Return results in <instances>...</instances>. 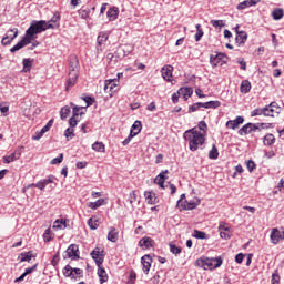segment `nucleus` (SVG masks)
Listing matches in <instances>:
<instances>
[{"mask_svg": "<svg viewBox=\"0 0 284 284\" xmlns=\"http://www.w3.org/2000/svg\"><path fill=\"white\" fill-rule=\"evenodd\" d=\"M98 276L100 278V284L108 283V273L101 265L98 266Z\"/></svg>", "mask_w": 284, "mask_h": 284, "instance_id": "obj_25", "label": "nucleus"}, {"mask_svg": "<svg viewBox=\"0 0 284 284\" xmlns=\"http://www.w3.org/2000/svg\"><path fill=\"white\" fill-rule=\"evenodd\" d=\"M83 101L87 103V108H90V105L94 104V98L92 97H85Z\"/></svg>", "mask_w": 284, "mask_h": 284, "instance_id": "obj_63", "label": "nucleus"}, {"mask_svg": "<svg viewBox=\"0 0 284 284\" xmlns=\"http://www.w3.org/2000/svg\"><path fill=\"white\" fill-rule=\"evenodd\" d=\"M216 108H221V101H209L207 109L216 110Z\"/></svg>", "mask_w": 284, "mask_h": 284, "instance_id": "obj_47", "label": "nucleus"}, {"mask_svg": "<svg viewBox=\"0 0 284 284\" xmlns=\"http://www.w3.org/2000/svg\"><path fill=\"white\" fill-rule=\"evenodd\" d=\"M114 88H116V80H106L105 81V84H104L105 94H109L110 97H112V94H114V92H116V90H114Z\"/></svg>", "mask_w": 284, "mask_h": 284, "instance_id": "obj_16", "label": "nucleus"}, {"mask_svg": "<svg viewBox=\"0 0 284 284\" xmlns=\"http://www.w3.org/2000/svg\"><path fill=\"white\" fill-rule=\"evenodd\" d=\"M16 37H19V29L13 28L8 30L6 36L1 40L2 45H10Z\"/></svg>", "mask_w": 284, "mask_h": 284, "instance_id": "obj_7", "label": "nucleus"}, {"mask_svg": "<svg viewBox=\"0 0 284 284\" xmlns=\"http://www.w3.org/2000/svg\"><path fill=\"white\" fill-rule=\"evenodd\" d=\"M91 257L93 258L95 265H98V267H101V265H103V261L105 260V251H100L99 247H95L91 252Z\"/></svg>", "mask_w": 284, "mask_h": 284, "instance_id": "obj_6", "label": "nucleus"}, {"mask_svg": "<svg viewBox=\"0 0 284 284\" xmlns=\"http://www.w3.org/2000/svg\"><path fill=\"white\" fill-rule=\"evenodd\" d=\"M264 112H265V116H272V118L276 116V110L270 106V104L264 106Z\"/></svg>", "mask_w": 284, "mask_h": 284, "instance_id": "obj_39", "label": "nucleus"}, {"mask_svg": "<svg viewBox=\"0 0 284 284\" xmlns=\"http://www.w3.org/2000/svg\"><path fill=\"white\" fill-rule=\"evenodd\" d=\"M30 43H32V41L30 40V38H28L26 34L22 38V40H20L16 45H13L10 49V52L14 53V52H19V50H22V48H26V45H30Z\"/></svg>", "mask_w": 284, "mask_h": 284, "instance_id": "obj_10", "label": "nucleus"}, {"mask_svg": "<svg viewBox=\"0 0 284 284\" xmlns=\"http://www.w3.org/2000/svg\"><path fill=\"white\" fill-rule=\"evenodd\" d=\"M178 94L182 95L184 101H187V99H190V97H192V94H194V90L190 87L180 88L178 90Z\"/></svg>", "mask_w": 284, "mask_h": 284, "instance_id": "obj_18", "label": "nucleus"}, {"mask_svg": "<svg viewBox=\"0 0 284 284\" xmlns=\"http://www.w3.org/2000/svg\"><path fill=\"white\" fill-rule=\"evenodd\" d=\"M92 150H94V152H105V144H103V142H94Z\"/></svg>", "mask_w": 284, "mask_h": 284, "instance_id": "obj_35", "label": "nucleus"}, {"mask_svg": "<svg viewBox=\"0 0 284 284\" xmlns=\"http://www.w3.org/2000/svg\"><path fill=\"white\" fill-rule=\"evenodd\" d=\"M223 59H225L224 53H216L215 55L211 54L210 63H211L212 68H216L219 65V63H221V61H223Z\"/></svg>", "mask_w": 284, "mask_h": 284, "instance_id": "obj_17", "label": "nucleus"}, {"mask_svg": "<svg viewBox=\"0 0 284 284\" xmlns=\"http://www.w3.org/2000/svg\"><path fill=\"white\" fill-rule=\"evenodd\" d=\"M70 112H71L70 106H68V105L63 106L60 111V119L62 121H65V119H68V116H70Z\"/></svg>", "mask_w": 284, "mask_h": 284, "instance_id": "obj_34", "label": "nucleus"}, {"mask_svg": "<svg viewBox=\"0 0 284 284\" xmlns=\"http://www.w3.org/2000/svg\"><path fill=\"white\" fill-rule=\"evenodd\" d=\"M242 94H247L252 90V83L248 80H243L240 87Z\"/></svg>", "mask_w": 284, "mask_h": 284, "instance_id": "obj_28", "label": "nucleus"}, {"mask_svg": "<svg viewBox=\"0 0 284 284\" xmlns=\"http://www.w3.org/2000/svg\"><path fill=\"white\" fill-rule=\"evenodd\" d=\"M59 21H61V13L55 12L50 19L49 23H54L55 26H59Z\"/></svg>", "mask_w": 284, "mask_h": 284, "instance_id": "obj_48", "label": "nucleus"}, {"mask_svg": "<svg viewBox=\"0 0 284 284\" xmlns=\"http://www.w3.org/2000/svg\"><path fill=\"white\" fill-rule=\"evenodd\" d=\"M181 247L176 246L175 244H170V252L175 256H179V254H181Z\"/></svg>", "mask_w": 284, "mask_h": 284, "instance_id": "obj_46", "label": "nucleus"}, {"mask_svg": "<svg viewBox=\"0 0 284 284\" xmlns=\"http://www.w3.org/2000/svg\"><path fill=\"white\" fill-rule=\"evenodd\" d=\"M196 110H201L200 103L196 102L189 106V113L192 114V112H196Z\"/></svg>", "mask_w": 284, "mask_h": 284, "instance_id": "obj_60", "label": "nucleus"}, {"mask_svg": "<svg viewBox=\"0 0 284 284\" xmlns=\"http://www.w3.org/2000/svg\"><path fill=\"white\" fill-rule=\"evenodd\" d=\"M197 205H201V200H196V202H182L181 207L182 210H196Z\"/></svg>", "mask_w": 284, "mask_h": 284, "instance_id": "obj_23", "label": "nucleus"}, {"mask_svg": "<svg viewBox=\"0 0 284 284\" xmlns=\"http://www.w3.org/2000/svg\"><path fill=\"white\" fill-rule=\"evenodd\" d=\"M71 108H72V112H73V118L79 116V114H83V112H81V110H83V108L81 106H77L74 103H70Z\"/></svg>", "mask_w": 284, "mask_h": 284, "instance_id": "obj_42", "label": "nucleus"}, {"mask_svg": "<svg viewBox=\"0 0 284 284\" xmlns=\"http://www.w3.org/2000/svg\"><path fill=\"white\" fill-rule=\"evenodd\" d=\"M172 72H174V67L166 64L161 69V74L164 81H172Z\"/></svg>", "mask_w": 284, "mask_h": 284, "instance_id": "obj_12", "label": "nucleus"}, {"mask_svg": "<svg viewBox=\"0 0 284 284\" xmlns=\"http://www.w3.org/2000/svg\"><path fill=\"white\" fill-rule=\"evenodd\" d=\"M129 283L130 284L136 283V272H134V270H131L129 273Z\"/></svg>", "mask_w": 284, "mask_h": 284, "instance_id": "obj_53", "label": "nucleus"}, {"mask_svg": "<svg viewBox=\"0 0 284 284\" xmlns=\"http://www.w3.org/2000/svg\"><path fill=\"white\" fill-rule=\"evenodd\" d=\"M268 105H270V108H273V110H275L276 115L281 114L283 109L278 105V103L271 102Z\"/></svg>", "mask_w": 284, "mask_h": 284, "instance_id": "obj_50", "label": "nucleus"}, {"mask_svg": "<svg viewBox=\"0 0 284 284\" xmlns=\"http://www.w3.org/2000/svg\"><path fill=\"white\" fill-rule=\"evenodd\" d=\"M19 257L21 258L20 263H30L32 261V251L21 253Z\"/></svg>", "mask_w": 284, "mask_h": 284, "instance_id": "obj_32", "label": "nucleus"}, {"mask_svg": "<svg viewBox=\"0 0 284 284\" xmlns=\"http://www.w3.org/2000/svg\"><path fill=\"white\" fill-rule=\"evenodd\" d=\"M105 41H108V36L105 33L98 36V40H97L98 45H103Z\"/></svg>", "mask_w": 284, "mask_h": 284, "instance_id": "obj_52", "label": "nucleus"}, {"mask_svg": "<svg viewBox=\"0 0 284 284\" xmlns=\"http://www.w3.org/2000/svg\"><path fill=\"white\" fill-rule=\"evenodd\" d=\"M197 128L200 132H207V123L205 121H200Z\"/></svg>", "mask_w": 284, "mask_h": 284, "instance_id": "obj_58", "label": "nucleus"}, {"mask_svg": "<svg viewBox=\"0 0 284 284\" xmlns=\"http://www.w3.org/2000/svg\"><path fill=\"white\" fill-rule=\"evenodd\" d=\"M81 67L79 64V58L77 55H71L69 58V78L67 80V92L70 91V88H74L77 85V81H79V71Z\"/></svg>", "mask_w": 284, "mask_h": 284, "instance_id": "obj_2", "label": "nucleus"}, {"mask_svg": "<svg viewBox=\"0 0 284 284\" xmlns=\"http://www.w3.org/2000/svg\"><path fill=\"white\" fill-rule=\"evenodd\" d=\"M108 241L111 243H116L119 241V231H116V227L111 226L109 229Z\"/></svg>", "mask_w": 284, "mask_h": 284, "instance_id": "obj_20", "label": "nucleus"}, {"mask_svg": "<svg viewBox=\"0 0 284 284\" xmlns=\"http://www.w3.org/2000/svg\"><path fill=\"white\" fill-rule=\"evenodd\" d=\"M284 236L281 234V231L278 229H273L271 232V241L276 245L277 243H281L283 241Z\"/></svg>", "mask_w": 284, "mask_h": 284, "instance_id": "obj_19", "label": "nucleus"}, {"mask_svg": "<svg viewBox=\"0 0 284 284\" xmlns=\"http://www.w3.org/2000/svg\"><path fill=\"white\" fill-rule=\"evenodd\" d=\"M54 125V119L49 120V122L41 129L42 133L50 132V128Z\"/></svg>", "mask_w": 284, "mask_h": 284, "instance_id": "obj_49", "label": "nucleus"}, {"mask_svg": "<svg viewBox=\"0 0 284 284\" xmlns=\"http://www.w3.org/2000/svg\"><path fill=\"white\" fill-rule=\"evenodd\" d=\"M142 270L145 274H150V267H152V256L144 255L141 258Z\"/></svg>", "mask_w": 284, "mask_h": 284, "instance_id": "obj_13", "label": "nucleus"}, {"mask_svg": "<svg viewBox=\"0 0 284 284\" xmlns=\"http://www.w3.org/2000/svg\"><path fill=\"white\" fill-rule=\"evenodd\" d=\"M62 274H63V276H65V278H75L74 270H73V267L70 266V264H68L63 267Z\"/></svg>", "mask_w": 284, "mask_h": 284, "instance_id": "obj_27", "label": "nucleus"}, {"mask_svg": "<svg viewBox=\"0 0 284 284\" xmlns=\"http://www.w3.org/2000/svg\"><path fill=\"white\" fill-rule=\"evenodd\" d=\"M64 136H65L67 139H73V136H74V129L68 128V129L64 131Z\"/></svg>", "mask_w": 284, "mask_h": 284, "instance_id": "obj_59", "label": "nucleus"}, {"mask_svg": "<svg viewBox=\"0 0 284 284\" xmlns=\"http://www.w3.org/2000/svg\"><path fill=\"white\" fill-rule=\"evenodd\" d=\"M144 196L149 205H156V194H154L153 192L146 191L144 192Z\"/></svg>", "mask_w": 284, "mask_h": 284, "instance_id": "obj_26", "label": "nucleus"}, {"mask_svg": "<svg viewBox=\"0 0 284 284\" xmlns=\"http://www.w3.org/2000/svg\"><path fill=\"white\" fill-rule=\"evenodd\" d=\"M67 256L68 258H71L72 261H79V258H81L79 256V245L77 244H71L68 248H67Z\"/></svg>", "mask_w": 284, "mask_h": 284, "instance_id": "obj_8", "label": "nucleus"}, {"mask_svg": "<svg viewBox=\"0 0 284 284\" xmlns=\"http://www.w3.org/2000/svg\"><path fill=\"white\" fill-rule=\"evenodd\" d=\"M80 17H81V19H88V17H90V11H89V9H82V10H80Z\"/></svg>", "mask_w": 284, "mask_h": 284, "instance_id": "obj_62", "label": "nucleus"}, {"mask_svg": "<svg viewBox=\"0 0 284 284\" xmlns=\"http://www.w3.org/2000/svg\"><path fill=\"white\" fill-rule=\"evenodd\" d=\"M59 163H63V153H60L58 158L51 160V165H59Z\"/></svg>", "mask_w": 284, "mask_h": 284, "instance_id": "obj_55", "label": "nucleus"}, {"mask_svg": "<svg viewBox=\"0 0 284 284\" xmlns=\"http://www.w3.org/2000/svg\"><path fill=\"white\" fill-rule=\"evenodd\" d=\"M134 136H136V133H134V131H130V134H129L128 138L122 142V145H130V141H132V139H134Z\"/></svg>", "mask_w": 284, "mask_h": 284, "instance_id": "obj_51", "label": "nucleus"}, {"mask_svg": "<svg viewBox=\"0 0 284 284\" xmlns=\"http://www.w3.org/2000/svg\"><path fill=\"white\" fill-rule=\"evenodd\" d=\"M256 131L261 132V128H258V123L256 124V123L248 122L239 130V134L240 136H247V134H254V132Z\"/></svg>", "mask_w": 284, "mask_h": 284, "instance_id": "obj_5", "label": "nucleus"}, {"mask_svg": "<svg viewBox=\"0 0 284 284\" xmlns=\"http://www.w3.org/2000/svg\"><path fill=\"white\" fill-rule=\"evenodd\" d=\"M54 175H49L48 179L40 180L36 184H31L32 187H37L38 190H45V186L50 185V183H54Z\"/></svg>", "mask_w": 284, "mask_h": 284, "instance_id": "obj_9", "label": "nucleus"}, {"mask_svg": "<svg viewBox=\"0 0 284 284\" xmlns=\"http://www.w3.org/2000/svg\"><path fill=\"white\" fill-rule=\"evenodd\" d=\"M263 143L264 145H274V143H276V138L274 134L268 133L264 136Z\"/></svg>", "mask_w": 284, "mask_h": 284, "instance_id": "obj_30", "label": "nucleus"}, {"mask_svg": "<svg viewBox=\"0 0 284 284\" xmlns=\"http://www.w3.org/2000/svg\"><path fill=\"white\" fill-rule=\"evenodd\" d=\"M243 123H245V118L240 115L235 120H229L226 122V128H230L231 130H236V128H239V125H243Z\"/></svg>", "mask_w": 284, "mask_h": 284, "instance_id": "obj_15", "label": "nucleus"}, {"mask_svg": "<svg viewBox=\"0 0 284 284\" xmlns=\"http://www.w3.org/2000/svg\"><path fill=\"white\" fill-rule=\"evenodd\" d=\"M88 225L91 230H97L99 227V220H94V219L90 217L88 220Z\"/></svg>", "mask_w": 284, "mask_h": 284, "instance_id": "obj_44", "label": "nucleus"}, {"mask_svg": "<svg viewBox=\"0 0 284 284\" xmlns=\"http://www.w3.org/2000/svg\"><path fill=\"white\" fill-rule=\"evenodd\" d=\"M195 28H196L195 41L199 42L201 41V39H203L204 32H203V29L201 28V24H196Z\"/></svg>", "mask_w": 284, "mask_h": 284, "instance_id": "obj_40", "label": "nucleus"}, {"mask_svg": "<svg viewBox=\"0 0 284 284\" xmlns=\"http://www.w3.org/2000/svg\"><path fill=\"white\" fill-rule=\"evenodd\" d=\"M235 41L237 45H243L245 41H247V32L245 31H237V34L235 37Z\"/></svg>", "mask_w": 284, "mask_h": 284, "instance_id": "obj_24", "label": "nucleus"}, {"mask_svg": "<svg viewBox=\"0 0 284 284\" xmlns=\"http://www.w3.org/2000/svg\"><path fill=\"white\" fill-rule=\"evenodd\" d=\"M106 17L109 21H116L119 19V9L116 7H112L108 10Z\"/></svg>", "mask_w": 284, "mask_h": 284, "instance_id": "obj_22", "label": "nucleus"}, {"mask_svg": "<svg viewBox=\"0 0 284 284\" xmlns=\"http://www.w3.org/2000/svg\"><path fill=\"white\" fill-rule=\"evenodd\" d=\"M251 116H265V106L261 109H254L251 112Z\"/></svg>", "mask_w": 284, "mask_h": 284, "instance_id": "obj_41", "label": "nucleus"}, {"mask_svg": "<svg viewBox=\"0 0 284 284\" xmlns=\"http://www.w3.org/2000/svg\"><path fill=\"white\" fill-rule=\"evenodd\" d=\"M22 65L24 68V72H30V69L32 68V59L30 58H24L22 60Z\"/></svg>", "mask_w": 284, "mask_h": 284, "instance_id": "obj_37", "label": "nucleus"}, {"mask_svg": "<svg viewBox=\"0 0 284 284\" xmlns=\"http://www.w3.org/2000/svg\"><path fill=\"white\" fill-rule=\"evenodd\" d=\"M43 240L44 243H50V241H52V237H50V229H47L43 233Z\"/></svg>", "mask_w": 284, "mask_h": 284, "instance_id": "obj_61", "label": "nucleus"}, {"mask_svg": "<svg viewBox=\"0 0 284 284\" xmlns=\"http://www.w3.org/2000/svg\"><path fill=\"white\" fill-rule=\"evenodd\" d=\"M142 128H143V125L141 124V121L138 120L131 126V132H133V134L138 135L141 133Z\"/></svg>", "mask_w": 284, "mask_h": 284, "instance_id": "obj_33", "label": "nucleus"}, {"mask_svg": "<svg viewBox=\"0 0 284 284\" xmlns=\"http://www.w3.org/2000/svg\"><path fill=\"white\" fill-rule=\"evenodd\" d=\"M284 17V11L281 8H276L272 11V18L274 19V21H278L281 19H283Z\"/></svg>", "mask_w": 284, "mask_h": 284, "instance_id": "obj_29", "label": "nucleus"}, {"mask_svg": "<svg viewBox=\"0 0 284 284\" xmlns=\"http://www.w3.org/2000/svg\"><path fill=\"white\" fill-rule=\"evenodd\" d=\"M281 283V275L278 274V270H275L272 274V284H280Z\"/></svg>", "mask_w": 284, "mask_h": 284, "instance_id": "obj_45", "label": "nucleus"}, {"mask_svg": "<svg viewBox=\"0 0 284 284\" xmlns=\"http://www.w3.org/2000/svg\"><path fill=\"white\" fill-rule=\"evenodd\" d=\"M246 168H247L248 172H254V170H256V163L252 160H248L246 162Z\"/></svg>", "mask_w": 284, "mask_h": 284, "instance_id": "obj_56", "label": "nucleus"}, {"mask_svg": "<svg viewBox=\"0 0 284 284\" xmlns=\"http://www.w3.org/2000/svg\"><path fill=\"white\" fill-rule=\"evenodd\" d=\"M105 203L104 199H99L95 202H90L89 207H91V210H98V207H101V205H103Z\"/></svg>", "mask_w": 284, "mask_h": 284, "instance_id": "obj_36", "label": "nucleus"}, {"mask_svg": "<svg viewBox=\"0 0 284 284\" xmlns=\"http://www.w3.org/2000/svg\"><path fill=\"white\" fill-rule=\"evenodd\" d=\"M68 227L65 220H55L53 223V230H64Z\"/></svg>", "mask_w": 284, "mask_h": 284, "instance_id": "obj_31", "label": "nucleus"}, {"mask_svg": "<svg viewBox=\"0 0 284 284\" xmlns=\"http://www.w3.org/2000/svg\"><path fill=\"white\" fill-rule=\"evenodd\" d=\"M209 159H219V149L216 148V144L212 145V150L209 152Z\"/></svg>", "mask_w": 284, "mask_h": 284, "instance_id": "obj_38", "label": "nucleus"}, {"mask_svg": "<svg viewBox=\"0 0 284 284\" xmlns=\"http://www.w3.org/2000/svg\"><path fill=\"white\" fill-rule=\"evenodd\" d=\"M140 247H145V250H150V247H154V240L152 237H142L139 241Z\"/></svg>", "mask_w": 284, "mask_h": 284, "instance_id": "obj_21", "label": "nucleus"}, {"mask_svg": "<svg viewBox=\"0 0 284 284\" xmlns=\"http://www.w3.org/2000/svg\"><path fill=\"white\" fill-rule=\"evenodd\" d=\"M211 26H213V28H224L225 23L223 20H211Z\"/></svg>", "mask_w": 284, "mask_h": 284, "instance_id": "obj_54", "label": "nucleus"}, {"mask_svg": "<svg viewBox=\"0 0 284 284\" xmlns=\"http://www.w3.org/2000/svg\"><path fill=\"white\" fill-rule=\"evenodd\" d=\"M185 141H189V149L191 152H196L200 145L205 143V135L201 131L193 128L184 133Z\"/></svg>", "mask_w": 284, "mask_h": 284, "instance_id": "obj_1", "label": "nucleus"}, {"mask_svg": "<svg viewBox=\"0 0 284 284\" xmlns=\"http://www.w3.org/2000/svg\"><path fill=\"white\" fill-rule=\"evenodd\" d=\"M193 236L195 239H201L202 241L207 239V233L203 231L195 230Z\"/></svg>", "mask_w": 284, "mask_h": 284, "instance_id": "obj_43", "label": "nucleus"}, {"mask_svg": "<svg viewBox=\"0 0 284 284\" xmlns=\"http://www.w3.org/2000/svg\"><path fill=\"white\" fill-rule=\"evenodd\" d=\"M196 265L203 270H216L223 265V257H202L196 260Z\"/></svg>", "mask_w": 284, "mask_h": 284, "instance_id": "obj_3", "label": "nucleus"}, {"mask_svg": "<svg viewBox=\"0 0 284 284\" xmlns=\"http://www.w3.org/2000/svg\"><path fill=\"white\" fill-rule=\"evenodd\" d=\"M41 32H45V20H33L30 27L27 29L24 36L27 39L34 41V36L41 34Z\"/></svg>", "mask_w": 284, "mask_h": 284, "instance_id": "obj_4", "label": "nucleus"}, {"mask_svg": "<svg viewBox=\"0 0 284 284\" xmlns=\"http://www.w3.org/2000/svg\"><path fill=\"white\" fill-rule=\"evenodd\" d=\"M243 258H245V254L239 253V254L235 256V262L239 263V265H241V263H243Z\"/></svg>", "mask_w": 284, "mask_h": 284, "instance_id": "obj_64", "label": "nucleus"}, {"mask_svg": "<svg viewBox=\"0 0 284 284\" xmlns=\"http://www.w3.org/2000/svg\"><path fill=\"white\" fill-rule=\"evenodd\" d=\"M165 174H170L169 170L162 171L155 179L154 183H156L162 190H165V180H168V176Z\"/></svg>", "mask_w": 284, "mask_h": 284, "instance_id": "obj_14", "label": "nucleus"}, {"mask_svg": "<svg viewBox=\"0 0 284 284\" xmlns=\"http://www.w3.org/2000/svg\"><path fill=\"white\" fill-rule=\"evenodd\" d=\"M23 150V146L17 149L13 153L10 155L3 156V163H12L13 161H18V159L21 158V152Z\"/></svg>", "mask_w": 284, "mask_h": 284, "instance_id": "obj_11", "label": "nucleus"}, {"mask_svg": "<svg viewBox=\"0 0 284 284\" xmlns=\"http://www.w3.org/2000/svg\"><path fill=\"white\" fill-rule=\"evenodd\" d=\"M136 199H138L136 191H132L129 195L130 204L133 205L134 203H136Z\"/></svg>", "mask_w": 284, "mask_h": 284, "instance_id": "obj_57", "label": "nucleus"}]
</instances>
